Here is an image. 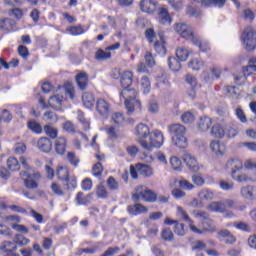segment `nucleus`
<instances>
[{
    "mask_svg": "<svg viewBox=\"0 0 256 256\" xmlns=\"http://www.w3.org/2000/svg\"><path fill=\"white\" fill-rule=\"evenodd\" d=\"M212 125H213V119H211L210 117L204 116V117H201L199 120L198 129L199 131H202V132L209 131Z\"/></svg>",
    "mask_w": 256,
    "mask_h": 256,
    "instance_id": "28",
    "label": "nucleus"
},
{
    "mask_svg": "<svg viewBox=\"0 0 256 256\" xmlns=\"http://www.w3.org/2000/svg\"><path fill=\"white\" fill-rule=\"evenodd\" d=\"M82 101L87 109H92L93 105H95V97H93V94L89 92L82 95Z\"/></svg>",
    "mask_w": 256,
    "mask_h": 256,
    "instance_id": "35",
    "label": "nucleus"
},
{
    "mask_svg": "<svg viewBox=\"0 0 256 256\" xmlns=\"http://www.w3.org/2000/svg\"><path fill=\"white\" fill-rule=\"evenodd\" d=\"M66 182V189L68 191H75L77 189V178L73 177L71 179L68 178V180H65Z\"/></svg>",
    "mask_w": 256,
    "mask_h": 256,
    "instance_id": "59",
    "label": "nucleus"
},
{
    "mask_svg": "<svg viewBox=\"0 0 256 256\" xmlns=\"http://www.w3.org/2000/svg\"><path fill=\"white\" fill-rule=\"evenodd\" d=\"M244 167L246 169H250V170H253L255 169L256 170V160L255 159H248L244 162Z\"/></svg>",
    "mask_w": 256,
    "mask_h": 256,
    "instance_id": "64",
    "label": "nucleus"
},
{
    "mask_svg": "<svg viewBox=\"0 0 256 256\" xmlns=\"http://www.w3.org/2000/svg\"><path fill=\"white\" fill-rule=\"evenodd\" d=\"M63 93L69 96L70 99H75V88H73V84L66 83L62 88L58 89L56 94L49 98L48 103L52 109H56V111L61 110L63 106Z\"/></svg>",
    "mask_w": 256,
    "mask_h": 256,
    "instance_id": "1",
    "label": "nucleus"
},
{
    "mask_svg": "<svg viewBox=\"0 0 256 256\" xmlns=\"http://www.w3.org/2000/svg\"><path fill=\"white\" fill-rule=\"evenodd\" d=\"M67 149V139L63 136L58 137L55 141V151L58 155H65Z\"/></svg>",
    "mask_w": 256,
    "mask_h": 256,
    "instance_id": "24",
    "label": "nucleus"
},
{
    "mask_svg": "<svg viewBox=\"0 0 256 256\" xmlns=\"http://www.w3.org/2000/svg\"><path fill=\"white\" fill-rule=\"evenodd\" d=\"M169 132L172 135V142L176 147L180 149H185L188 145L187 137H185V133H187V129L185 126L181 124H172L169 127Z\"/></svg>",
    "mask_w": 256,
    "mask_h": 256,
    "instance_id": "3",
    "label": "nucleus"
},
{
    "mask_svg": "<svg viewBox=\"0 0 256 256\" xmlns=\"http://www.w3.org/2000/svg\"><path fill=\"white\" fill-rule=\"evenodd\" d=\"M174 233L178 235L179 237H183L187 235V228H185V224L176 222L174 226Z\"/></svg>",
    "mask_w": 256,
    "mask_h": 256,
    "instance_id": "45",
    "label": "nucleus"
},
{
    "mask_svg": "<svg viewBox=\"0 0 256 256\" xmlns=\"http://www.w3.org/2000/svg\"><path fill=\"white\" fill-rule=\"evenodd\" d=\"M31 243V240L21 234H16L14 237V244L19 245V247H25Z\"/></svg>",
    "mask_w": 256,
    "mask_h": 256,
    "instance_id": "38",
    "label": "nucleus"
},
{
    "mask_svg": "<svg viewBox=\"0 0 256 256\" xmlns=\"http://www.w3.org/2000/svg\"><path fill=\"white\" fill-rule=\"evenodd\" d=\"M138 174L143 177H153V167L149 164L138 163L135 166H130V175L132 179H138Z\"/></svg>",
    "mask_w": 256,
    "mask_h": 256,
    "instance_id": "7",
    "label": "nucleus"
},
{
    "mask_svg": "<svg viewBox=\"0 0 256 256\" xmlns=\"http://www.w3.org/2000/svg\"><path fill=\"white\" fill-rule=\"evenodd\" d=\"M63 129L66 131V133H75V124L71 121H66L63 124Z\"/></svg>",
    "mask_w": 256,
    "mask_h": 256,
    "instance_id": "63",
    "label": "nucleus"
},
{
    "mask_svg": "<svg viewBox=\"0 0 256 256\" xmlns=\"http://www.w3.org/2000/svg\"><path fill=\"white\" fill-rule=\"evenodd\" d=\"M158 21L160 25H171L173 23V18L166 7L158 9Z\"/></svg>",
    "mask_w": 256,
    "mask_h": 256,
    "instance_id": "14",
    "label": "nucleus"
},
{
    "mask_svg": "<svg viewBox=\"0 0 256 256\" xmlns=\"http://www.w3.org/2000/svg\"><path fill=\"white\" fill-rule=\"evenodd\" d=\"M210 133L211 135H213V137H216L217 139H223V137H225V128H223L221 124H214Z\"/></svg>",
    "mask_w": 256,
    "mask_h": 256,
    "instance_id": "33",
    "label": "nucleus"
},
{
    "mask_svg": "<svg viewBox=\"0 0 256 256\" xmlns=\"http://www.w3.org/2000/svg\"><path fill=\"white\" fill-rule=\"evenodd\" d=\"M150 134L149 126L143 123L138 124L135 128V135L139 143H141V141H145Z\"/></svg>",
    "mask_w": 256,
    "mask_h": 256,
    "instance_id": "15",
    "label": "nucleus"
},
{
    "mask_svg": "<svg viewBox=\"0 0 256 256\" xmlns=\"http://www.w3.org/2000/svg\"><path fill=\"white\" fill-rule=\"evenodd\" d=\"M105 132L112 141L121 139V130H119V127L106 126Z\"/></svg>",
    "mask_w": 256,
    "mask_h": 256,
    "instance_id": "27",
    "label": "nucleus"
},
{
    "mask_svg": "<svg viewBox=\"0 0 256 256\" xmlns=\"http://www.w3.org/2000/svg\"><path fill=\"white\" fill-rule=\"evenodd\" d=\"M217 231V227L215 226V223L213 220L207 219L203 222V226H196V230H192V233H195L196 235H203V233H215Z\"/></svg>",
    "mask_w": 256,
    "mask_h": 256,
    "instance_id": "12",
    "label": "nucleus"
},
{
    "mask_svg": "<svg viewBox=\"0 0 256 256\" xmlns=\"http://www.w3.org/2000/svg\"><path fill=\"white\" fill-rule=\"evenodd\" d=\"M176 216L178 217V219H181L182 221L188 223L190 231H197V226L195 225V222L189 217L187 210H185L183 207L178 206L176 208Z\"/></svg>",
    "mask_w": 256,
    "mask_h": 256,
    "instance_id": "11",
    "label": "nucleus"
},
{
    "mask_svg": "<svg viewBox=\"0 0 256 256\" xmlns=\"http://www.w3.org/2000/svg\"><path fill=\"white\" fill-rule=\"evenodd\" d=\"M178 183H179V186L181 187V189H185L187 191H191V190L195 189V186L193 184H191V182L187 181L184 178L179 180Z\"/></svg>",
    "mask_w": 256,
    "mask_h": 256,
    "instance_id": "58",
    "label": "nucleus"
},
{
    "mask_svg": "<svg viewBox=\"0 0 256 256\" xmlns=\"http://www.w3.org/2000/svg\"><path fill=\"white\" fill-rule=\"evenodd\" d=\"M174 31L178 33V35L182 36L186 41H191L193 45H197V41H195V34H193V28L185 23H176L174 25Z\"/></svg>",
    "mask_w": 256,
    "mask_h": 256,
    "instance_id": "8",
    "label": "nucleus"
},
{
    "mask_svg": "<svg viewBox=\"0 0 256 256\" xmlns=\"http://www.w3.org/2000/svg\"><path fill=\"white\" fill-rule=\"evenodd\" d=\"M154 50L158 55H161V57H165L167 53V48H165V41L160 40L154 43Z\"/></svg>",
    "mask_w": 256,
    "mask_h": 256,
    "instance_id": "39",
    "label": "nucleus"
},
{
    "mask_svg": "<svg viewBox=\"0 0 256 256\" xmlns=\"http://www.w3.org/2000/svg\"><path fill=\"white\" fill-rule=\"evenodd\" d=\"M181 121L185 124L194 123L195 114H193L191 111H186L181 115Z\"/></svg>",
    "mask_w": 256,
    "mask_h": 256,
    "instance_id": "52",
    "label": "nucleus"
},
{
    "mask_svg": "<svg viewBox=\"0 0 256 256\" xmlns=\"http://www.w3.org/2000/svg\"><path fill=\"white\" fill-rule=\"evenodd\" d=\"M133 201H145L146 203H155L157 194L144 185L137 186L132 193Z\"/></svg>",
    "mask_w": 256,
    "mask_h": 256,
    "instance_id": "5",
    "label": "nucleus"
},
{
    "mask_svg": "<svg viewBox=\"0 0 256 256\" xmlns=\"http://www.w3.org/2000/svg\"><path fill=\"white\" fill-rule=\"evenodd\" d=\"M37 147L42 153H51L53 149V142L47 137H42L37 142Z\"/></svg>",
    "mask_w": 256,
    "mask_h": 256,
    "instance_id": "18",
    "label": "nucleus"
},
{
    "mask_svg": "<svg viewBox=\"0 0 256 256\" xmlns=\"http://www.w3.org/2000/svg\"><path fill=\"white\" fill-rule=\"evenodd\" d=\"M43 121H45L46 123H57V121H59V118L54 112L47 111L43 115Z\"/></svg>",
    "mask_w": 256,
    "mask_h": 256,
    "instance_id": "51",
    "label": "nucleus"
},
{
    "mask_svg": "<svg viewBox=\"0 0 256 256\" xmlns=\"http://www.w3.org/2000/svg\"><path fill=\"white\" fill-rule=\"evenodd\" d=\"M247 77H249V74L245 73V69H243V73L235 76L234 81L236 85H245V81H247Z\"/></svg>",
    "mask_w": 256,
    "mask_h": 256,
    "instance_id": "54",
    "label": "nucleus"
},
{
    "mask_svg": "<svg viewBox=\"0 0 256 256\" xmlns=\"http://www.w3.org/2000/svg\"><path fill=\"white\" fill-rule=\"evenodd\" d=\"M240 193L244 199H248L249 201L255 199V188L253 186L242 187Z\"/></svg>",
    "mask_w": 256,
    "mask_h": 256,
    "instance_id": "31",
    "label": "nucleus"
},
{
    "mask_svg": "<svg viewBox=\"0 0 256 256\" xmlns=\"http://www.w3.org/2000/svg\"><path fill=\"white\" fill-rule=\"evenodd\" d=\"M244 73L256 76V57L249 60L248 65L244 68Z\"/></svg>",
    "mask_w": 256,
    "mask_h": 256,
    "instance_id": "40",
    "label": "nucleus"
},
{
    "mask_svg": "<svg viewBox=\"0 0 256 256\" xmlns=\"http://www.w3.org/2000/svg\"><path fill=\"white\" fill-rule=\"evenodd\" d=\"M157 5L156 0H141L140 9L143 13L153 15L157 11Z\"/></svg>",
    "mask_w": 256,
    "mask_h": 256,
    "instance_id": "13",
    "label": "nucleus"
},
{
    "mask_svg": "<svg viewBox=\"0 0 256 256\" xmlns=\"http://www.w3.org/2000/svg\"><path fill=\"white\" fill-rule=\"evenodd\" d=\"M217 237L220 239V241H223L228 245H232V243H235V241H237L235 235H233V233H231V231L227 229L219 231Z\"/></svg>",
    "mask_w": 256,
    "mask_h": 256,
    "instance_id": "20",
    "label": "nucleus"
},
{
    "mask_svg": "<svg viewBox=\"0 0 256 256\" xmlns=\"http://www.w3.org/2000/svg\"><path fill=\"white\" fill-rule=\"evenodd\" d=\"M210 149L214 152L215 155H225V145L221 143L219 140H213L210 143Z\"/></svg>",
    "mask_w": 256,
    "mask_h": 256,
    "instance_id": "26",
    "label": "nucleus"
},
{
    "mask_svg": "<svg viewBox=\"0 0 256 256\" xmlns=\"http://www.w3.org/2000/svg\"><path fill=\"white\" fill-rule=\"evenodd\" d=\"M194 41H196L200 51H202L203 53H207V51H211V45L207 42V41H200L197 39V37L194 36Z\"/></svg>",
    "mask_w": 256,
    "mask_h": 256,
    "instance_id": "50",
    "label": "nucleus"
},
{
    "mask_svg": "<svg viewBox=\"0 0 256 256\" xmlns=\"http://www.w3.org/2000/svg\"><path fill=\"white\" fill-rule=\"evenodd\" d=\"M168 65L171 71H179L181 69V60L175 57H170L168 59Z\"/></svg>",
    "mask_w": 256,
    "mask_h": 256,
    "instance_id": "44",
    "label": "nucleus"
},
{
    "mask_svg": "<svg viewBox=\"0 0 256 256\" xmlns=\"http://www.w3.org/2000/svg\"><path fill=\"white\" fill-rule=\"evenodd\" d=\"M120 83L123 89L131 87V85L133 84V72L124 71L120 76Z\"/></svg>",
    "mask_w": 256,
    "mask_h": 256,
    "instance_id": "23",
    "label": "nucleus"
},
{
    "mask_svg": "<svg viewBox=\"0 0 256 256\" xmlns=\"http://www.w3.org/2000/svg\"><path fill=\"white\" fill-rule=\"evenodd\" d=\"M75 201L77 205H87L89 201H91V196H85L83 192H78L76 194Z\"/></svg>",
    "mask_w": 256,
    "mask_h": 256,
    "instance_id": "42",
    "label": "nucleus"
},
{
    "mask_svg": "<svg viewBox=\"0 0 256 256\" xmlns=\"http://www.w3.org/2000/svg\"><path fill=\"white\" fill-rule=\"evenodd\" d=\"M183 161L184 163H186L190 171H193L194 173H197V171H199V163L197 162L195 156L191 154H184Z\"/></svg>",
    "mask_w": 256,
    "mask_h": 256,
    "instance_id": "19",
    "label": "nucleus"
},
{
    "mask_svg": "<svg viewBox=\"0 0 256 256\" xmlns=\"http://www.w3.org/2000/svg\"><path fill=\"white\" fill-rule=\"evenodd\" d=\"M161 237L164 239V241H173V231H171L169 228H164L161 232Z\"/></svg>",
    "mask_w": 256,
    "mask_h": 256,
    "instance_id": "56",
    "label": "nucleus"
},
{
    "mask_svg": "<svg viewBox=\"0 0 256 256\" xmlns=\"http://www.w3.org/2000/svg\"><path fill=\"white\" fill-rule=\"evenodd\" d=\"M111 106L107 103V101L103 98H99L96 101V111L99 115L106 116L109 115V111Z\"/></svg>",
    "mask_w": 256,
    "mask_h": 256,
    "instance_id": "21",
    "label": "nucleus"
},
{
    "mask_svg": "<svg viewBox=\"0 0 256 256\" xmlns=\"http://www.w3.org/2000/svg\"><path fill=\"white\" fill-rule=\"evenodd\" d=\"M164 141L165 137L163 133L159 130H155L149 134L148 140H140V145L143 149H146V151H152L153 148L161 149Z\"/></svg>",
    "mask_w": 256,
    "mask_h": 256,
    "instance_id": "4",
    "label": "nucleus"
},
{
    "mask_svg": "<svg viewBox=\"0 0 256 256\" xmlns=\"http://www.w3.org/2000/svg\"><path fill=\"white\" fill-rule=\"evenodd\" d=\"M92 174L94 175V177H101V175L103 174V165L100 162L96 163L93 166Z\"/></svg>",
    "mask_w": 256,
    "mask_h": 256,
    "instance_id": "60",
    "label": "nucleus"
},
{
    "mask_svg": "<svg viewBox=\"0 0 256 256\" xmlns=\"http://www.w3.org/2000/svg\"><path fill=\"white\" fill-rule=\"evenodd\" d=\"M7 167L10 169V171H19L21 169V164L17 158L10 157L7 160Z\"/></svg>",
    "mask_w": 256,
    "mask_h": 256,
    "instance_id": "41",
    "label": "nucleus"
},
{
    "mask_svg": "<svg viewBox=\"0 0 256 256\" xmlns=\"http://www.w3.org/2000/svg\"><path fill=\"white\" fill-rule=\"evenodd\" d=\"M98 61H105V59H111V52L106 48L105 50L99 49L95 55Z\"/></svg>",
    "mask_w": 256,
    "mask_h": 256,
    "instance_id": "49",
    "label": "nucleus"
},
{
    "mask_svg": "<svg viewBox=\"0 0 256 256\" xmlns=\"http://www.w3.org/2000/svg\"><path fill=\"white\" fill-rule=\"evenodd\" d=\"M241 41L246 51H255L256 49V31L251 27L244 29L241 35Z\"/></svg>",
    "mask_w": 256,
    "mask_h": 256,
    "instance_id": "6",
    "label": "nucleus"
},
{
    "mask_svg": "<svg viewBox=\"0 0 256 256\" xmlns=\"http://www.w3.org/2000/svg\"><path fill=\"white\" fill-rule=\"evenodd\" d=\"M170 165L174 171H182L183 169V162L177 156H172L170 158Z\"/></svg>",
    "mask_w": 256,
    "mask_h": 256,
    "instance_id": "43",
    "label": "nucleus"
},
{
    "mask_svg": "<svg viewBox=\"0 0 256 256\" xmlns=\"http://www.w3.org/2000/svg\"><path fill=\"white\" fill-rule=\"evenodd\" d=\"M120 99H124L128 115H133L135 111H141V102L137 99V91L134 89L123 88Z\"/></svg>",
    "mask_w": 256,
    "mask_h": 256,
    "instance_id": "2",
    "label": "nucleus"
},
{
    "mask_svg": "<svg viewBox=\"0 0 256 256\" xmlns=\"http://www.w3.org/2000/svg\"><path fill=\"white\" fill-rule=\"evenodd\" d=\"M4 222L8 223L10 227L18 233H29V230L24 225H21V217L17 215H9L4 218Z\"/></svg>",
    "mask_w": 256,
    "mask_h": 256,
    "instance_id": "9",
    "label": "nucleus"
},
{
    "mask_svg": "<svg viewBox=\"0 0 256 256\" xmlns=\"http://www.w3.org/2000/svg\"><path fill=\"white\" fill-rule=\"evenodd\" d=\"M210 213H225V204L223 201H213L206 206Z\"/></svg>",
    "mask_w": 256,
    "mask_h": 256,
    "instance_id": "22",
    "label": "nucleus"
},
{
    "mask_svg": "<svg viewBox=\"0 0 256 256\" xmlns=\"http://www.w3.org/2000/svg\"><path fill=\"white\" fill-rule=\"evenodd\" d=\"M67 159H68L69 163H71V165H74V167H77V165H79V157H77V155H75V153L68 152Z\"/></svg>",
    "mask_w": 256,
    "mask_h": 256,
    "instance_id": "62",
    "label": "nucleus"
},
{
    "mask_svg": "<svg viewBox=\"0 0 256 256\" xmlns=\"http://www.w3.org/2000/svg\"><path fill=\"white\" fill-rule=\"evenodd\" d=\"M5 209H7V205L0 202V215ZM0 235H3L4 237H11V235H13V231H11V228H9L7 225L0 223Z\"/></svg>",
    "mask_w": 256,
    "mask_h": 256,
    "instance_id": "25",
    "label": "nucleus"
},
{
    "mask_svg": "<svg viewBox=\"0 0 256 256\" xmlns=\"http://www.w3.org/2000/svg\"><path fill=\"white\" fill-rule=\"evenodd\" d=\"M28 129H30V131H33L34 133H37V134L43 131V129L41 128V124L37 123L36 121L28 122Z\"/></svg>",
    "mask_w": 256,
    "mask_h": 256,
    "instance_id": "57",
    "label": "nucleus"
},
{
    "mask_svg": "<svg viewBox=\"0 0 256 256\" xmlns=\"http://www.w3.org/2000/svg\"><path fill=\"white\" fill-rule=\"evenodd\" d=\"M44 132L46 133V135L48 137H50V139H57V135L59 133L57 128H55V127H53L51 125L44 126Z\"/></svg>",
    "mask_w": 256,
    "mask_h": 256,
    "instance_id": "47",
    "label": "nucleus"
},
{
    "mask_svg": "<svg viewBox=\"0 0 256 256\" xmlns=\"http://www.w3.org/2000/svg\"><path fill=\"white\" fill-rule=\"evenodd\" d=\"M190 53L191 52H189V50L185 47H178L176 49V56L180 61H187V59H189Z\"/></svg>",
    "mask_w": 256,
    "mask_h": 256,
    "instance_id": "37",
    "label": "nucleus"
},
{
    "mask_svg": "<svg viewBox=\"0 0 256 256\" xmlns=\"http://www.w3.org/2000/svg\"><path fill=\"white\" fill-rule=\"evenodd\" d=\"M149 208L143 206V204H135L133 206H128V213L130 215H141L142 213H147Z\"/></svg>",
    "mask_w": 256,
    "mask_h": 256,
    "instance_id": "29",
    "label": "nucleus"
},
{
    "mask_svg": "<svg viewBox=\"0 0 256 256\" xmlns=\"http://www.w3.org/2000/svg\"><path fill=\"white\" fill-rule=\"evenodd\" d=\"M220 185V189H222V191H233V182H227L225 180H221L219 182Z\"/></svg>",
    "mask_w": 256,
    "mask_h": 256,
    "instance_id": "61",
    "label": "nucleus"
},
{
    "mask_svg": "<svg viewBox=\"0 0 256 256\" xmlns=\"http://www.w3.org/2000/svg\"><path fill=\"white\" fill-rule=\"evenodd\" d=\"M198 197L202 201H213V199H215V191L209 189H202L199 191Z\"/></svg>",
    "mask_w": 256,
    "mask_h": 256,
    "instance_id": "32",
    "label": "nucleus"
},
{
    "mask_svg": "<svg viewBox=\"0 0 256 256\" xmlns=\"http://www.w3.org/2000/svg\"><path fill=\"white\" fill-rule=\"evenodd\" d=\"M22 179L24 177H27L28 179H24V184L27 189H37L39 187V184L35 182L33 179H41V174L39 172H29V171H24L20 173Z\"/></svg>",
    "mask_w": 256,
    "mask_h": 256,
    "instance_id": "10",
    "label": "nucleus"
},
{
    "mask_svg": "<svg viewBox=\"0 0 256 256\" xmlns=\"http://www.w3.org/2000/svg\"><path fill=\"white\" fill-rule=\"evenodd\" d=\"M231 177H232V179H234V181H238V183H245L246 181H249L248 175L239 174V172H237L235 174V171H233V173H231Z\"/></svg>",
    "mask_w": 256,
    "mask_h": 256,
    "instance_id": "53",
    "label": "nucleus"
},
{
    "mask_svg": "<svg viewBox=\"0 0 256 256\" xmlns=\"http://www.w3.org/2000/svg\"><path fill=\"white\" fill-rule=\"evenodd\" d=\"M0 249L6 253L5 256H19V254L15 252L17 251V245L15 242L5 241L0 245Z\"/></svg>",
    "mask_w": 256,
    "mask_h": 256,
    "instance_id": "17",
    "label": "nucleus"
},
{
    "mask_svg": "<svg viewBox=\"0 0 256 256\" xmlns=\"http://www.w3.org/2000/svg\"><path fill=\"white\" fill-rule=\"evenodd\" d=\"M205 63L201 58H194L188 62L189 69L192 71H201V68L204 67Z\"/></svg>",
    "mask_w": 256,
    "mask_h": 256,
    "instance_id": "34",
    "label": "nucleus"
},
{
    "mask_svg": "<svg viewBox=\"0 0 256 256\" xmlns=\"http://www.w3.org/2000/svg\"><path fill=\"white\" fill-rule=\"evenodd\" d=\"M76 83L79 87V89H81L82 91H85V89H87V85L89 83V77L87 76V73H79L76 76Z\"/></svg>",
    "mask_w": 256,
    "mask_h": 256,
    "instance_id": "30",
    "label": "nucleus"
},
{
    "mask_svg": "<svg viewBox=\"0 0 256 256\" xmlns=\"http://www.w3.org/2000/svg\"><path fill=\"white\" fill-rule=\"evenodd\" d=\"M56 175L60 181H69V169L65 166H59Z\"/></svg>",
    "mask_w": 256,
    "mask_h": 256,
    "instance_id": "36",
    "label": "nucleus"
},
{
    "mask_svg": "<svg viewBox=\"0 0 256 256\" xmlns=\"http://www.w3.org/2000/svg\"><path fill=\"white\" fill-rule=\"evenodd\" d=\"M140 87L143 93H149V91H151V81H149V78L147 76H143L141 78Z\"/></svg>",
    "mask_w": 256,
    "mask_h": 256,
    "instance_id": "46",
    "label": "nucleus"
},
{
    "mask_svg": "<svg viewBox=\"0 0 256 256\" xmlns=\"http://www.w3.org/2000/svg\"><path fill=\"white\" fill-rule=\"evenodd\" d=\"M78 121L83 125L84 131H89V120L85 118V114L83 112L78 111Z\"/></svg>",
    "mask_w": 256,
    "mask_h": 256,
    "instance_id": "55",
    "label": "nucleus"
},
{
    "mask_svg": "<svg viewBox=\"0 0 256 256\" xmlns=\"http://www.w3.org/2000/svg\"><path fill=\"white\" fill-rule=\"evenodd\" d=\"M66 31L73 36L77 35H83L85 33V30L83 29V26L78 25V26H70L66 29Z\"/></svg>",
    "mask_w": 256,
    "mask_h": 256,
    "instance_id": "48",
    "label": "nucleus"
},
{
    "mask_svg": "<svg viewBox=\"0 0 256 256\" xmlns=\"http://www.w3.org/2000/svg\"><path fill=\"white\" fill-rule=\"evenodd\" d=\"M225 169L226 171H231V173H233V171H235V174L239 173V171L243 169V161L232 158L226 162Z\"/></svg>",
    "mask_w": 256,
    "mask_h": 256,
    "instance_id": "16",
    "label": "nucleus"
}]
</instances>
